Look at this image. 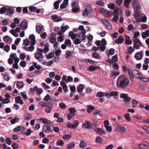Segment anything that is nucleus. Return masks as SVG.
<instances>
[{
  "instance_id": "36",
  "label": "nucleus",
  "mask_w": 149,
  "mask_h": 149,
  "mask_svg": "<svg viewBox=\"0 0 149 149\" xmlns=\"http://www.w3.org/2000/svg\"><path fill=\"white\" fill-rule=\"evenodd\" d=\"M49 45L48 44L46 43L45 45L44 50L45 53H46L48 52L49 51Z\"/></svg>"
},
{
  "instance_id": "41",
  "label": "nucleus",
  "mask_w": 149,
  "mask_h": 149,
  "mask_svg": "<svg viewBox=\"0 0 149 149\" xmlns=\"http://www.w3.org/2000/svg\"><path fill=\"white\" fill-rule=\"evenodd\" d=\"M102 22L106 27H108V25H110L109 22L105 19L102 20Z\"/></svg>"
},
{
  "instance_id": "45",
  "label": "nucleus",
  "mask_w": 149,
  "mask_h": 149,
  "mask_svg": "<svg viewBox=\"0 0 149 149\" xmlns=\"http://www.w3.org/2000/svg\"><path fill=\"white\" fill-rule=\"evenodd\" d=\"M10 99L5 98L1 100V103L2 104H8L10 102Z\"/></svg>"
},
{
  "instance_id": "32",
  "label": "nucleus",
  "mask_w": 149,
  "mask_h": 149,
  "mask_svg": "<svg viewBox=\"0 0 149 149\" xmlns=\"http://www.w3.org/2000/svg\"><path fill=\"white\" fill-rule=\"evenodd\" d=\"M92 56L93 58L97 59H99L100 57L99 54L96 52L92 53Z\"/></svg>"
},
{
  "instance_id": "48",
  "label": "nucleus",
  "mask_w": 149,
  "mask_h": 149,
  "mask_svg": "<svg viewBox=\"0 0 149 149\" xmlns=\"http://www.w3.org/2000/svg\"><path fill=\"white\" fill-rule=\"evenodd\" d=\"M73 42L75 45H78L81 42V40L79 38L73 40Z\"/></svg>"
},
{
  "instance_id": "63",
  "label": "nucleus",
  "mask_w": 149,
  "mask_h": 149,
  "mask_svg": "<svg viewBox=\"0 0 149 149\" xmlns=\"http://www.w3.org/2000/svg\"><path fill=\"white\" fill-rule=\"evenodd\" d=\"M3 48L4 50L6 52H8L10 50V47L8 45H6Z\"/></svg>"
},
{
  "instance_id": "7",
  "label": "nucleus",
  "mask_w": 149,
  "mask_h": 149,
  "mask_svg": "<svg viewBox=\"0 0 149 149\" xmlns=\"http://www.w3.org/2000/svg\"><path fill=\"white\" fill-rule=\"evenodd\" d=\"M128 95L126 93H122L120 94V97L121 98L124 99V101L127 102H129L131 100V98L128 96Z\"/></svg>"
},
{
  "instance_id": "5",
  "label": "nucleus",
  "mask_w": 149,
  "mask_h": 149,
  "mask_svg": "<svg viewBox=\"0 0 149 149\" xmlns=\"http://www.w3.org/2000/svg\"><path fill=\"white\" fill-rule=\"evenodd\" d=\"M116 129L117 131L120 132H125L126 130V128L123 127H122L119 125L118 123L117 122L115 123Z\"/></svg>"
},
{
  "instance_id": "55",
  "label": "nucleus",
  "mask_w": 149,
  "mask_h": 149,
  "mask_svg": "<svg viewBox=\"0 0 149 149\" xmlns=\"http://www.w3.org/2000/svg\"><path fill=\"white\" fill-rule=\"evenodd\" d=\"M75 146L74 143V142H72L68 145V149H70L71 148H74Z\"/></svg>"
},
{
  "instance_id": "51",
  "label": "nucleus",
  "mask_w": 149,
  "mask_h": 149,
  "mask_svg": "<svg viewBox=\"0 0 149 149\" xmlns=\"http://www.w3.org/2000/svg\"><path fill=\"white\" fill-rule=\"evenodd\" d=\"M70 113L74 114L76 111V110L75 108L70 107L69 109Z\"/></svg>"
},
{
  "instance_id": "33",
  "label": "nucleus",
  "mask_w": 149,
  "mask_h": 149,
  "mask_svg": "<svg viewBox=\"0 0 149 149\" xmlns=\"http://www.w3.org/2000/svg\"><path fill=\"white\" fill-rule=\"evenodd\" d=\"M19 119L18 118L16 117H15L13 118V119L11 120L10 121V122L12 124H14L18 122Z\"/></svg>"
},
{
  "instance_id": "10",
  "label": "nucleus",
  "mask_w": 149,
  "mask_h": 149,
  "mask_svg": "<svg viewBox=\"0 0 149 149\" xmlns=\"http://www.w3.org/2000/svg\"><path fill=\"white\" fill-rule=\"evenodd\" d=\"M51 17L52 20L55 22H58L62 20L61 16H58L56 15H52Z\"/></svg>"
},
{
  "instance_id": "2",
  "label": "nucleus",
  "mask_w": 149,
  "mask_h": 149,
  "mask_svg": "<svg viewBox=\"0 0 149 149\" xmlns=\"http://www.w3.org/2000/svg\"><path fill=\"white\" fill-rule=\"evenodd\" d=\"M140 33L138 32H135L133 35V38L135 39H133V47L136 49H139V47H143V45L140 40L136 38L140 35Z\"/></svg>"
},
{
  "instance_id": "60",
  "label": "nucleus",
  "mask_w": 149,
  "mask_h": 149,
  "mask_svg": "<svg viewBox=\"0 0 149 149\" xmlns=\"http://www.w3.org/2000/svg\"><path fill=\"white\" fill-rule=\"evenodd\" d=\"M11 146L13 147V149H17L19 148L17 144L15 143H13Z\"/></svg>"
},
{
  "instance_id": "31",
  "label": "nucleus",
  "mask_w": 149,
  "mask_h": 149,
  "mask_svg": "<svg viewBox=\"0 0 149 149\" xmlns=\"http://www.w3.org/2000/svg\"><path fill=\"white\" fill-rule=\"evenodd\" d=\"M46 108L45 109V111L47 113L50 112L52 109V106H49V104H47V106H46Z\"/></svg>"
},
{
  "instance_id": "38",
  "label": "nucleus",
  "mask_w": 149,
  "mask_h": 149,
  "mask_svg": "<svg viewBox=\"0 0 149 149\" xmlns=\"http://www.w3.org/2000/svg\"><path fill=\"white\" fill-rule=\"evenodd\" d=\"M7 8L5 7H3L0 8V14H3L5 13L7 11Z\"/></svg>"
},
{
  "instance_id": "6",
  "label": "nucleus",
  "mask_w": 149,
  "mask_h": 149,
  "mask_svg": "<svg viewBox=\"0 0 149 149\" xmlns=\"http://www.w3.org/2000/svg\"><path fill=\"white\" fill-rule=\"evenodd\" d=\"M132 5L134 9L135 10H137L141 8L140 3L137 1H134L132 3Z\"/></svg>"
},
{
  "instance_id": "11",
  "label": "nucleus",
  "mask_w": 149,
  "mask_h": 149,
  "mask_svg": "<svg viewBox=\"0 0 149 149\" xmlns=\"http://www.w3.org/2000/svg\"><path fill=\"white\" fill-rule=\"evenodd\" d=\"M101 68L99 66L90 65L88 68L87 70L93 72L97 70L100 69Z\"/></svg>"
},
{
  "instance_id": "39",
  "label": "nucleus",
  "mask_w": 149,
  "mask_h": 149,
  "mask_svg": "<svg viewBox=\"0 0 149 149\" xmlns=\"http://www.w3.org/2000/svg\"><path fill=\"white\" fill-rule=\"evenodd\" d=\"M3 77L4 79L7 81H9L10 79V77L9 76L8 73L4 74Z\"/></svg>"
},
{
  "instance_id": "49",
  "label": "nucleus",
  "mask_w": 149,
  "mask_h": 149,
  "mask_svg": "<svg viewBox=\"0 0 149 149\" xmlns=\"http://www.w3.org/2000/svg\"><path fill=\"white\" fill-rule=\"evenodd\" d=\"M56 37H53V36H52L49 39L50 42L52 43L56 42Z\"/></svg>"
},
{
  "instance_id": "52",
  "label": "nucleus",
  "mask_w": 149,
  "mask_h": 149,
  "mask_svg": "<svg viewBox=\"0 0 149 149\" xmlns=\"http://www.w3.org/2000/svg\"><path fill=\"white\" fill-rule=\"evenodd\" d=\"M71 137V136L70 134H65L63 136V138L64 140H69Z\"/></svg>"
},
{
  "instance_id": "64",
  "label": "nucleus",
  "mask_w": 149,
  "mask_h": 149,
  "mask_svg": "<svg viewBox=\"0 0 149 149\" xmlns=\"http://www.w3.org/2000/svg\"><path fill=\"white\" fill-rule=\"evenodd\" d=\"M6 143L8 145H10L11 144V143H12V141L11 140V139L10 138L8 137L6 139Z\"/></svg>"
},
{
  "instance_id": "42",
  "label": "nucleus",
  "mask_w": 149,
  "mask_h": 149,
  "mask_svg": "<svg viewBox=\"0 0 149 149\" xmlns=\"http://www.w3.org/2000/svg\"><path fill=\"white\" fill-rule=\"evenodd\" d=\"M115 5L114 3H109L108 4V8L111 10H113L115 8Z\"/></svg>"
},
{
  "instance_id": "62",
  "label": "nucleus",
  "mask_w": 149,
  "mask_h": 149,
  "mask_svg": "<svg viewBox=\"0 0 149 149\" xmlns=\"http://www.w3.org/2000/svg\"><path fill=\"white\" fill-rule=\"evenodd\" d=\"M20 95L23 98L25 99H27V98L26 93L25 91L21 92Z\"/></svg>"
},
{
  "instance_id": "3",
  "label": "nucleus",
  "mask_w": 149,
  "mask_h": 149,
  "mask_svg": "<svg viewBox=\"0 0 149 149\" xmlns=\"http://www.w3.org/2000/svg\"><path fill=\"white\" fill-rule=\"evenodd\" d=\"M127 71L129 76L131 79H133L134 77L138 79H141L142 77V74L137 70L134 69L131 70L129 68H127Z\"/></svg>"
},
{
  "instance_id": "19",
  "label": "nucleus",
  "mask_w": 149,
  "mask_h": 149,
  "mask_svg": "<svg viewBox=\"0 0 149 149\" xmlns=\"http://www.w3.org/2000/svg\"><path fill=\"white\" fill-rule=\"evenodd\" d=\"M68 36L70 37L73 40L76 39L77 38V34L74 33L72 31L69 32Z\"/></svg>"
},
{
  "instance_id": "30",
  "label": "nucleus",
  "mask_w": 149,
  "mask_h": 149,
  "mask_svg": "<svg viewBox=\"0 0 149 149\" xmlns=\"http://www.w3.org/2000/svg\"><path fill=\"white\" fill-rule=\"evenodd\" d=\"M119 11L118 8L116 7L114 9L113 12H111V14H113L114 15H118Z\"/></svg>"
},
{
  "instance_id": "20",
  "label": "nucleus",
  "mask_w": 149,
  "mask_h": 149,
  "mask_svg": "<svg viewBox=\"0 0 149 149\" xmlns=\"http://www.w3.org/2000/svg\"><path fill=\"white\" fill-rule=\"evenodd\" d=\"M3 40L5 42H9L11 43L12 39L8 35L6 36L3 37Z\"/></svg>"
},
{
  "instance_id": "1",
  "label": "nucleus",
  "mask_w": 149,
  "mask_h": 149,
  "mask_svg": "<svg viewBox=\"0 0 149 149\" xmlns=\"http://www.w3.org/2000/svg\"><path fill=\"white\" fill-rule=\"evenodd\" d=\"M129 84V81L126 77L121 75L118 78L116 84L117 86L120 88H124Z\"/></svg>"
},
{
  "instance_id": "27",
  "label": "nucleus",
  "mask_w": 149,
  "mask_h": 149,
  "mask_svg": "<svg viewBox=\"0 0 149 149\" xmlns=\"http://www.w3.org/2000/svg\"><path fill=\"white\" fill-rule=\"evenodd\" d=\"M131 2V0H124L123 4L124 6L127 8H129V5Z\"/></svg>"
},
{
  "instance_id": "17",
  "label": "nucleus",
  "mask_w": 149,
  "mask_h": 149,
  "mask_svg": "<svg viewBox=\"0 0 149 149\" xmlns=\"http://www.w3.org/2000/svg\"><path fill=\"white\" fill-rule=\"evenodd\" d=\"M134 58L137 61L141 60L143 57V55L141 54L140 52H136L134 55Z\"/></svg>"
},
{
  "instance_id": "29",
  "label": "nucleus",
  "mask_w": 149,
  "mask_h": 149,
  "mask_svg": "<svg viewBox=\"0 0 149 149\" xmlns=\"http://www.w3.org/2000/svg\"><path fill=\"white\" fill-rule=\"evenodd\" d=\"M138 147L139 149H146L148 147V146L144 144L141 143L138 144Z\"/></svg>"
},
{
  "instance_id": "28",
  "label": "nucleus",
  "mask_w": 149,
  "mask_h": 149,
  "mask_svg": "<svg viewBox=\"0 0 149 149\" xmlns=\"http://www.w3.org/2000/svg\"><path fill=\"white\" fill-rule=\"evenodd\" d=\"M103 141V139L101 137L99 136H97L96 137L95 140L96 143H102Z\"/></svg>"
},
{
  "instance_id": "14",
  "label": "nucleus",
  "mask_w": 149,
  "mask_h": 149,
  "mask_svg": "<svg viewBox=\"0 0 149 149\" xmlns=\"http://www.w3.org/2000/svg\"><path fill=\"white\" fill-rule=\"evenodd\" d=\"M6 15H8L11 16L14 13V9L12 8H10L9 7H8L7 8L6 11Z\"/></svg>"
},
{
  "instance_id": "4",
  "label": "nucleus",
  "mask_w": 149,
  "mask_h": 149,
  "mask_svg": "<svg viewBox=\"0 0 149 149\" xmlns=\"http://www.w3.org/2000/svg\"><path fill=\"white\" fill-rule=\"evenodd\" d=\"M82 127L87 129H92L93 127V125L89 121L86 120L82 124Z\"/></svg>"
},
{
  "instance_id": "43",
  "label": "nucleus",
  "mask_w": 149,
  "mask_h": 149,
  "mask_svg": "<svg viewBox=\"0 0 149 149\" xmlns=\"http://www.w3.org/2000/svg\"><path fill=\"white\" fill-rule=\"evenodd\" d=\"M98 11L101 14L104 15L105 12H106V10L100 7L98 8Z\"/></svg>"
},
{
  "instance_id": "56",
  "label": "nucleus",
  "mask_w": 149,
  "mask_h": 149,
  "mask_svg": "<svg viewBox=\"0 0 149 149\" xmlns=\"http://www.w3.org/2000/svg\"><path fill=\"white\" fill-rule=\"evenodd\" d=\"M79 123V121L77 120H76L75 122L73 123L72 125L74 127V129H75L77 127Z\"/></svg>"
},
{
  "instance_id": "18",
  "label": "nucleus",
  "mask_w": 149,
  "mask_h": 149,
  "mask_svg": "<svg viewBox=\"0 0 149 149\" xmlns=\"http://www.w3.org/2000/svg\"><path fill=\"white\" fill-rule=\"evenodd\" d=\"M40 121H42L43 123L45 124H52L51 121L48 120L45 118H40L38 119Z\"/></svg>"
},
{
  "instance_id": "59",
  "label": "nucleus",
  "mask_w": 149,
  "mask_h": 149,
  "mask_svg": "<svg viewBox=\"0 0 149 149\" xmlns=\"http://www.w3.org/2000/svg\"><path fill=\"white\" fill-rule=\"evenodd\" d=\"M58 146H62L64 144V142L62 140H58L56 142Z\"/></svg>"
},
{
  "instance_id": "44",
  "label": "nucleus",
  "mask_w": 149,
  "mask_h": 149,
  "mask_svg": "<svg viewBox=\"0 0 149 149\" xmlns=\"http://www.w3.org/2000/svg\"><path fill=\"white\" fill-rule=\"evenodd\" d=\"M21 127L20 126H18L13 129V131L14 133L17 132L21 130Z\"/></svg>"
},
{
  "instance_id": "21",
  "label": "nucleus",
  "mask_w": 149,
  "mask_h": 149,
  "mask_svg": "<svg viewBox=\"0 0 149 149\" xmlns=\"http://www.w3.org/2000/svg\"><path fill=\"white\" fill-rule=\"evenodd\" d=\"M87 111L88 113H91L95 109V107L94 106H92L91 104L87 105Z\"/></svg>"
},
{
  "instance_id": "37",
  "label": "nucleus",
  "mask_w": 149,
  "mask_h": 149,
  "mask_svg": "<svg viewBox=\"0 0 149 149\" xmlns=\"http://www.w3.org/2000/svg\"><path fill=\"white\" fill-rule=\"evenodd\" d=\"M72 55V52L69 50L67 51L66 52V57L67 58H69Z\"/></svg>"
},
{
  "instance_id": "53",
  "label": "nucleus",
  "mask_w": 149,
  "mask_h": 149,
  "mask_svg": "<svg viewBox=\"0 0 149 149\" xmlns=\"http://www.w3.org/2000/svg\"><path fill=\"white\" fill-rule=\"evenodd\" d=\"M124 117L126 120L127 121H130L131 120L130 115L128 113H126L124 115Z\"/></svg>"
},
{
  "instance_id": "46",
  "label": "nucleus",
  "mask_w": 149,
  "mask_h": 149,
  "mask_svg": "<svg viewBox=\"0 0 149 149\" xmlns=\"http://www.w3.org/2000/svg\"><path fill=\"white\" fill-rule=\"evenodd\" d=\"M96 4L99 5L101 6H102L104 5V2L102 0H100L96 2Z\"/></svg>"
},
{
  "instance_id": "13",
  "label": "nucleus",
  "mask_w": 149,
  "mask_h": 149,
  "mask_svg": "<svg viewBox=\"0 0 149 149\" xmlns=\"http://www.w3.org/2000/svg\"><path fill=\"white\" fill-rule=\"evenodd\" d=\"M142 37L143 39H146L147 37H149V30L147 29L145 32L141 33Z\"/></svg>"
},
{
  "instance_id": "34",
  "label": "nucleus",
  "mask_w": 149,
  "mask_h": 149,
  "mask_svg": "<svg viewBox=\"0 0 149 149\" xmlns=\"http://www.w3.org/2000/svg\"><path fill=\"white\" fill-rule=\"evenodd\" d=\"M69 26L68 25L65 26H62L61 27V30L63 32H64L67 29H69Z\"/></svg>"
},
{
  "instance_id": "40",
  "label": "nucleus",
  "mask_w": 149,
  "mask_h": 149,
  "mask_svg": "<svg viewBox=\"0 0 149 149\" xmlns=\"http://www.w3.org/2000/svg\"><path fill=\"white\" fill-rule=\"evenodd\" d=\"M135 48L134 47L133 48L132 46H129L127 48L128 52L129 54H131L133 52Z\"/></svg>"
},
{
  "instance_id": "24",
  "label": "nucleus",
  "mask_w": 149,
  "mask_h": 149,
  "mask_svg": "<svg viewBox=\"0 0 149 149\" xmlns=\"http://www.w3.org/2000/svg\"><path fill=\"white\" fill-rule=\"evenodd\" d=\"M107 93H105L101 91L98 92L96 94V96L97 97H101L103 96H106V95Z\"/></svg>"
},
{
  "instance_id": "58",
  "label": "nucleus",
  "mask_w": 149,
  "mask_h": 149,
  "mask_svg": "<svg viewBox=\"0 0 149 149\" xmlns=\"http://www.w3.org/2000/svg\"><path fill=\"white\" fill-rule=\"evenodd\" d=\"M106 47L105 45H101L98 47L99 49L102 52H104L106 49Z\"/></svg>"
},
{
  "instance_id": "16",
  "label": "nucleus",
  "mask_w": 149,
  "mask_h": 149,
  "mask_svg": "<svg viewBox=\"0 0 149 149\" xmlns=\"http://www.w3.org/2000/svg\"><path fill=\"white\" fill-rule=\"evenodd\" d=\"M124 41V38L122 36H119L118 39L115 41V43L116 44H120L123 43Z\"/></svg>"
},
{
  "instance_id": "23",
  "label": "nucleus",
  "mask_w": 149,
  "mask_h": 149,
  "mask_svg": "<svg viewBox=\"0 0 149 149\" xmlns=\"http://www.w3.org/2000/svg\"><path fill=\"white\" fill-rule=\"evenodd\" d=\"M62 0H58L55 1L54 4V6L56 10H57L59 8V5L61 2Z\"/></svg>"
},
{
  "instance_id": "8",
  "label": "nucleus",
  "mask_w": 149,
  "mask_h": 149,
  "mask_svg": "<svg viewBox=\"0 0 149 149\" xmlns=\"http://www.w3.org/2000/svg\"><path fill=\"white\" fill-rule=\"evenodd\" d=\"M28 22L27 21H23L20 24L19 27L22 30H25L28 28Z\"/></svg>"
},
{
  "instance_id": "25",
  "label": "nucleus",
  "mask_w": 149,
  "mask_h": 149,
  "mask_svg": "<svg viewBox=\"0 0 149 149\" xmlns=\"http://www.w3.org/2000/svg\"><path fill=\"white\" fill-rule=\"evenodd\" d=\"M114 51L115 49L113 48H111L109 51L106 50V51L107 55H112L114 54Z\"/></svg>"
},
{
  "instance_id": "50",
  "label": "nucleus",
  "mask_w": 149,
  "mask_h": 149,
  "mask_svg": "<svg viewBox=\"0 0 149 149\" xmlns=\"http://www.w3.org/2000/svg\"><path fill=\"white\" fill-rule=\"evenodd\" d=\"M85 141L84 140H82L80 141L79 143V146L80 148H83L85 147Z\"/></svg>"
},
{
  "instance_id": "54",
  "label": "nucleus",
  "mask_w": 149,
  "mask_h": 149,
  "mask_svg": "<svg viewBox=\"0 0 149 149\" xmlns=\"http://www.w3.org/2000/svg\"><path fill=\"white\" fill-rule=\"evenodd\" d=\"M23 43L25 46H28L29 44V40L28 39H26L23 41Z\"/></svg>"
},
{
  "instance_id": "9",
  "label": "nucleus",
  "mask_w": 149,
  "mask_h": 149,
  "mask_svg": "<svg viewBox=\"0 0 149 149\" xmlns=\"http://www.w3.org/2000/svg\"><path fill=\"white\" fill-rule=\"evenodd\" d=\"M118 94V92L117 91L115 92L112 91H111L109 93H107L106 95V98L107 99H109L110 97L112 96H113L114 97L117 96Z\"/></svg>"
},
{
  "instance_id": "26",
  "label": "nucleus",
  "mask_w": 149,
  "mask_h": 149,
  "mask_svg": "<svg viewBox=\"0 0 149 149\" xmlns=\"http://www.w3.org/2000/svg\"><path fill=\"white\" fill-rule=\"evenodd\" d=\"M17 87L19 88H21L23 87L24 84L23 82L21 81H17L16 84Z\"/></svg>"
},
{
  "instance_id": "12",
  "label": "nucleus",
  "mask_w": 149,
  "mask_h": 149,
  "mask_svg": "<svg viewBox=\"0 0 149 149\" xmlns=\"http://www.w3.org/2000/svg\"><path fill=\"white\" fill-rule=\"evenodd\" d=\"M85 86L83 84H79L77 86V92L81 94V93L82 92Z\"/></svg>"
},
{
  "instance_id": "35",
  "label": "nucleus",
  "mask_w": 149,
  "mask_h": 149,
  "mask_svg": "<svg viewBox=\"0 0 149 149\" xmlns=\"http://www.w3.org/2000/svg\"><path fill=\"white\" fill-rule=\"evenodd\" d=\"M42 29V27L41 26L38 25L36 26V31L38 33H40Z\"/></svg>"
},
{
  "instance_id": "57",
  "label": "nucleus",
  "mask_w": 149,
  "mask_h": 149,
  "mask_svg": "<svg viewBox=\"0 0 149 149\" xmlns=\"http://www.w3.org/2000/svg\"><path fill=\"white\" fill-rule=\"evenodd\" d=\"M138 104V102L134 100H133L132 101V107L133 108H135V107L137 106V105Z\"/></svg>"
},
{
  "instance_id": "15",
  "label": "nucleus",
  "mask_w": 149,
  "mask_h": 149,
  "mask_svg": "<svg viewBox=\"0 0 149 149\" xmlns=\"http://www.w3.org/2000/svg\"><path fill=\"white\" fill-rule=\"evenodd\" d=\"M97 134L101 135L105 133V132L101 128H97L96 129L94 130Z\"/></svg>"
},
{
  "instance_id": "61",
  "label": "nucleus",
  "mask_w": 149,
  "mask_h": 149,
  "mask_svg": "<svg viewBox=\"0 0 149 149\" xmlns=\"http://www.w3.org/2000/svg\"><path fill=\"white\" fill-rule=\"evenodd\" d=\"M120 74V72L118 71L112 72H111V76L112 77L113 76H117Z\"/></svg>"
},
{
  "instance_id": "47",
  "label": "nucleus",
  "mask_w": 149,
  "mask_h": 149,
  "mask_svg": "<svg viewBox=\"0 0 149 149\" xmlns=\"http://www.w3.org/2000/svg\"><path fill=\"white\" fill-rule=\"evenodd\" d=\"M54 56V53L52 52H50L46 56V58L47 59H50L53 57Z\"/></svg>"
},
{
  "instance_id": "22",
  "label": "nucleus",
  "mask_w": 149,
  "mask_h": 149,
  "mask_svg": "<svg viewBox=\"0 0 149 149\" xmlns=\"http://www.w3.org/2000/svg\"><path fill=\"white\" fill-rule=\"evenodd\" d=\"M85 9L88 11L89 13H92L93 12L92 7L90 5L86 6Z\"/></svg>"
}]
</instances>
